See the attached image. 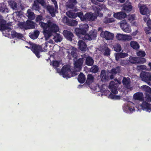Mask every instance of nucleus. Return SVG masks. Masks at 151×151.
I'll list each match as a JSON object with an SVG mask.
<instances>
[{"mask_svg":"<svg viewBox=\"0 0 151 151\" xmlns=\"http://www.w3.org/2000/svg\"><path fill=\"white\" fill-rule=\"evenodd\" d=\"M92 8L96 16L102 17L103 16V14L100 12L101 11L102 9H105L106 6L102 4L98 6H93Z\"/></svg>","mask_w":151,"mask_h":151,"instance_id":"6e6552de","label":"nucleus"},{"mask_svg":"<svg viewBox=\"0 0 151 151\" xmlns=\"http://www.w3.org/2000/svg\"><path fill=\"white\" fill-rule=\"evenodd\" d=\"M104 55L105 56H108L110 54L111 50L108 47H105L104 50Z\"/></svg>","mask_w":151,"mask_h":151,"instance_id":"a18cd8bd","label":"nucleus"},{"mask_svg":"<svg viewBox=\"0 0 151 151\" xmlns=\"http://www.w3.org/2000/svg\"><path fill=\"white\" fill-rule=\"evenodd\" d=\"M11 35L13 38H17L18 39H21L23 37L22 34L17 33L15 31H13L12 32Z\"/></svg>","mask_w":151,"mask_h":151,"instance_id":"cd10ccee","label":"nucleus"},{"mask_svg":"<svg viewBox=\"0 0 151 151\" xmlns=\"http://www.w3.org/2000/svg\"><path fill=\"white\" fill-rule=\"evenodd\" d=\"M135 18V16L134 15H129L128 16V20L129 21H133L134 20Z\"/></svg>","mask_w":151,"mask_h":151,"instance_id":"e2e57ef3","label":"nucleus"},{"mask_svg":"<svg viewBox=\"0 0 151 151\" xmlns=\"http://www.w3.org/2000/svg\"><path fill=\"white\" fill-rule=\"evenodd\" d=\"M89 26L87 24H85L81 25L80 28H76L75 29V31L76 35L80 37L81 35H83L84 36L86 34L87 31L88 30Z\"/></svg>","mask_w":151,"mask_h":151,"instance_id":"7ed1b4c3","label":"nucleus"},{"mask_svg":"<svg viewBox=\"0 0 151 151\" xmlns=\"http://www.w3.org/2000/svg\"><path fill=\"white\" fill-rule=\"evenodd\" d=\"M132 8L131 3L127 1L123 5L122 9L125 12L128 13L131 11Z\"/></svg>","mask_w":151,"mask_h":151,"instance_id":"a211bd4d","label":"nucleus"},{"mask_svg":"<svg viewBox=\"0 0 151 151\" xmlns=\"http://www.w3.org/2000/svg\"><path fill=\"white\" fill-rule=\"evenodd\" d=\"M118 85L114 81H111L109 83L108 87L109 88L110 90L111 93L114 94H117L118 91H117Z\"/></svg>","mask_w":151,"mask_h":151,"instance_id":"4468645a","label":"nucleus"},{"mask_svg":"<svg viewBox=\"0 0 151 151\" xmlns=\"http://www.w3.org/2000/svg\"><path fill=\"white\" fill-rule=\"evenodd\" d=\"M32 45L31 50L38 58L40 57V52L43 51L42 47L41 45H37L35 44H32Z\"/></svg>","mask_w":151,"mask_h":151,"instance_id":"39448f33","label":"nucleus"},{"mask_svg":"<svg viewBox=\"0 0 151 151\" xmlns=\"http://www.w3.org/2000/svg\"><path fill=\"white\" fill-rule=\"evenodd\" d=\"M78 22L75 20L70 19L69 23L67 24L68 25L70 26H75L77 25Z\"/></svg>","mask_w":151,"mask_h":151,"instance_id":"37998d69","label":"nucleus"},{"mask_svg":"<svg viewBox=\"0 0 151 151\" xmlns=\"http://www.w3.org/2000/svg\"><path fill=\"white\" fill-rule=\"evenodd\" d=\"M9 10L7 6L4 4L0 3V12L1 13H8Z\"/></svg>","mask_w":151,"mask_h":151,"instance_id":"a878e982","label":"nucleus"},{"mask_svg":"<svg viewBox=\"0 0 151 151\" xmlns=\"http://www.w3.org/2000/svg\"><path fill=\"white\" fill-rule=\"evenodd\" d=\"M53 2V4L55 5V7L58 8V6L57 5V2L55 0H51Z\"/></svg>","mask_w":151,"mask_h":151,"instance_id":"69168bd1","label":"nucleus"},{"mask_svg":"<svg viewBox=\"0 0 151 151\" xmlns=\"http://www.w3.org/2000/svg\"><path fill=\"white\" fill-rule=\"evenodd\" d=\"M100 35L102 37L104 38L107 40H113L114 35V34L109 31H102Z\"/></svg>","mask_w":151,"mask_h":151,"instance_id":"ddd939ff","label":"nucleus"},{"mask_svg":"<svg viewBox=\"0 0 151 151\" xmlns=\"http://www.w3.org/2000/svg\"><path fill=\"white\" fill-rule=\"evenodd\" d=\"M28 15L27 16L29 19L32 20H34L35 18V14L33 12H28Z\"/></svg>","mask_w":151,"mask_h":151,"instance_id":"49530a36","label":"nucleus"},{"mask_svg":"<svg viewBox=\"0 0 151 151\" xmlns=\"http://www.w3.org/2000/svg\"><path fill=\"white\" fill-rule=\"evenodd\" d=\"M39 34V31L36 30L33 33H29V36L31 39L35 40L38 37Z\"/></svg>","mask_w":151,"mask_h":151,"instance_id":"2f4dec72","label":"nucleus"},{"mask_svg":"<svg viewBox=\"0 0 151 151\" xmlns=\"http://www.w3.org/2000/svg\"><path fill=\"white\" fill-rule=\"evenodd\" d=\"M43 20V17L41 15H38L37 16L35 19V21L37 23H39V24L41 26V22H42L41 21Z\"/></svg>","mask_w":151,"mask_h":151,"instance_id":"de8ad7c7","label":"nucleus"},{"mask_svg":"<svg viewBox=\"0 0 151 151\" xmlns=\"http://www.w3.org/2000/svg\"><path fill=\"white\" fill-rule=\"evenodd\" d=\"M52 64L53 67H55V68H56L59 66V63L58 61H53Z\"/></svg>","mask_w":151,"mask_h":151,"instance_id":"bf43d9fd","label":"nucleus"},{"mask_svg":"<svg viewBox=\"0 0 151 151\" xmlns=\"http://www.w3.org/2000/svg\"><path fill=\"white\" fill-rule=\"evenodd\" d=\"M27 29H34L35 28V23L30 20H27Z\"/></svg>","mask_w":151,"mask_h":151,"instance_id":"72a5a7b5","label":"nucleus"},{"mask_svg":"<svg viewBox=\"0 0 151 151\" xmlns=\"http://www.w3.org/2000/svg\"><path fill=\"white\" fill-rule=\"evenodd\" d=\"M149 11L148 8L145 5H142V15H146V16L148 15Z\"/></svg>","mask_w":151,"mask_h":151,"instance_id":"58836bf2","label":"nucleus"},{"mask_svg":"<svg viewBox=\"0 0 151 151\" xmlns=\"http://www.w3.org/2000/svg\"><path fill=\"white\" fill-rule=\"evenodd\" d=\"M130 45L131 47L134 49L137 50L139 47V44L136 41H131Z\"/></svg>","mask_w":151,"mask_h":151,"instance_id":"f704fd0d","label":"nucleus"},{"mask_svg":"<svg viewBox=\"0 0 151 151\" xmlns=\"http://www.w3.org/2000/svg\"><path fill=\"white\" fill-rule=\"evenodd\" d=\"M129 60L130 62L132 64H141L142 63V57L130 56L129 57Z\"/></svg>","mask_w":151,"mask_h":151,"instance_id":"f3484780","label":"nucleus"},{"mask_svg":"<svg viewBox=\"0 0 151 151\" xmlns=\"http://www.w3.org/2000/svg\"><path fill=\"white\" fill-rule=\"evenodd\" d=\"M10 5L11 7L13 9L16 10L17 9V4L16 2L13 1L11 3Z\"/></svg>","mask_w":151,"mask_h":151,"instance_id":"4d7b16f0","label":"nucleus"},{"mask_svg":"<svg viewBox=\"0 0 151 151\" xmlns=\"http://www.w3.org/2000/svg\"><path fill=\"white\" fill-rule=\"evenodd\" d=\"M114 50L116 52H120L122 48L121 45L119 43H115L113 46Z\"/></svg>","mask_w":151,"mask_h":151,"instance_id":"4c0bfd02","label":"nucleus"},{"mask_svg":"<svg viewBox=\"0 0 151 151\" xmlns=\"http://www.w3.org/2000/svg\"><path fill=\"white\" fill-rule=\"evenodd\" d=\"M120 26L122 30L126 32L130 33L131 31L130 26L125 20L121 21Z\"/></svg>","mask_w":151,"mask_h":151,"instance_id":"1a4fd4ad","label":"nucleus"},{"mask_svg":"<svg viewBox=\"0 0 151 151\" xmlns=\"http://www.w3.org/2000/svg\"><path fill=\"white\" fill-rule=\"evenodd\" d=\"M80 13H81V12L75 13L72 11L70 10L66 12V15L68 17L71 18H75L78 17L80 18L79 14Z\"/></svg>","mask_w":151,"mask_h":151,"instance_id":"4be33fe9","label":"nucleus"},{"mask_svg":"<svg viewBox=\"0 0 151 151\" xmlns=\"http://www.w3.org/2000/svg\"><path fill=\"white\" fill-rule=\"evenodd\" d=\"M79 16L80 17L81 21L85 22L93 21L97 18L96 16L94 15L91 12H87L83 15V12H81V13L79 14Z\"/></svg>","mask_w":151,"mask_h":151,"instance_id":"f03ea898","label":"nucleus"},{"mask_svg":"<svg viewBox=\"0 0 151 151\" xmlns=\"http://www.w3.org/2000/svg\"><path fill=\"white\" fill-rule=\"evenodd\" d=\"M145 98L146 101L149 102H151V95L150 94H146Z\"/></svg>","mask_w":151,"mask_h":151,"instance_id":"052dcab7","label":"nucleus"},{"mask_svg":"<svg viewBox=\"0 0 151 151\" xmlns=\"http://www.w3.org/2000/svg\"><path fill=\"white\" fill-rule=\"evenodd\" d=\"M78 80L80 83H83L86 81L85 75L82 73H80L78 76Z\"/></svg>","mask_w":151,"mask_h":151,"instance_id":"bb28decb","label":"nucleus"},{"mask_svg":"<svg viewBox=\"0 0 151 151\" xmlns=\"http://www.w3.org/2000/svg\"><path fill=\"white\" fill-rule=\"evenodd\" d=\"M19 26L21 28L27 29V21L26 22H23L20 23Z\"/></svg>","mask_w":151,"mask_h":151,"instance_id":"8fccbe9b","label":"nucleus"},{"mask_svg":"<svg viewBox=\"0 0 151 151\" xmlns=\"http://www.w3.org/2000/svg\"><path fill=\"white\" fill-rule=\"evenodd\" d=\"M114 21V19L113 18H106L104 20V22L105 23H109L112 22Z\"/></svg>","mask_w":151,"mask_h":151,"instance_id":"6e6d98bb","label":"nucleus"},{"mask_svg":"<svg viewBox=\"0 0 151 151\" xmlns=\"http://www.w3.org/2000/svg\"><path fill=\"white\" fill-rule=\"evenodd\" d=\"M99 68L98 66L96 65H93L90 69L89 71L90 72L94 73H96L98 72Z\"/></svg>","mask_w":151,"mask_h":151,"instance_id":"ea45409f","label":"nucleus"},{"mask_svg":"<svg viewBox=\"0 0 151 151\" xmlns=\"http://www.w3.org/2000/svg\"><path fill=\"white\" fill-rule=\"evenodd\" d=\"M127 16L125 13L122 12L115 13L114 17L116 18L119 19H122L124 18Z\"/></svg>","mask_w":151,"mask_h":151,"instance_id":"412c9836","label":"nucleus"},{"mask_svg":"<svg viewBox=\"0 0 151 151\" xmlns=\"http://www.w3.org/2000/svg\"><path fill=\"white\" fill-rule=\"evenodd\" d=\"M63 34L65 38L67 40L70 41H72L74 35L72 32L67 30H65L63 31Z\"/></svg>","mask_w":151,"mask_h":151,"instance_id":"dca6fc26","label":"nucleus"},{"mask_svg":"<svg viewBox=\"0 0 151 151\" xmlns=\"http://www.w3.org/2000/svg\"><path fill=\"white\" fill-rule=\"evenodd\" d=\"M76 51V49H73V50L71 51L70 53V55L72 56V57L75 58L76 59H77V57Z\"/></svg>","mask_w":151,"mask_h":151,"instance_id":"09e8293b","label":"nucleus"},{"mask_svg":"<svg viewBox=\"0 0 151 151\" xmlns=\"http://www.w3.org/2000/svg\"><path fill=\"white\" fill-rule=\"evenodd\" d=\"M94 79V78L92 75L88 74L87 76V79L86 83L88 85H89L93 82Z\"/></svg>","mask_w":151,"mask_h":151,"instance_id":"473e14b6","label":"nucleus"},{"mask_svg":"<svg viewBox=\"0 0 151 151\" xmlns=\"http://www.w3.org/2000/svg\"><path fill=\"white\" fill-rule=\"evenodd\" d=\"M32 8L33 10H35L38 12L40 11V9L39 3L36 1H34Z\"/></svg>","mask_w":151,"mask_h":151,"instance_id":"e433bc0d","label":"nucleus"},{"mask_svg":"<svg viewBox=\"0 0 151 151\" xmlns=\"http://www.w3.org/2000/svg\"><path fill=\"white\" fill-rule=\"evenodd\" d=\"M53 39L54 40L55 42H61L63 39V37L60 34L55 33L54 35Z\"/></svg>","mask_w":151,"mask_h":151,"instance_id":"7c9ffc66","label":"nucleus"},{"mask_svg":"<svg viewBox=\"0 0 151 151\" xmlns=\"http://www.w3.org/2000/svg\"><path fill=\"white\" fill-rule=\"evenodd\" d=\"M115 96V95L111 93L109 95V98L111 99H114Z\"/></svg>","mask_w":151,"mask_h":151,"instance_id":"0e129e2a","label":"nucleus"},{"mask_svg":"<svg viewBox=\"0 0 151 151\" xmlns=\"http://www.w3.org/2000/svg\"><path fill=\"white\" fill-rule=\"evenodd\" d=\"M144 31L147 34H150L151 33V27H147L145 28Z\"/></svg>","mask_w":151,"mask_h":151,"instance_id":"864d4df0","label":"nucleus"},{"mask_svg":"<svg viewBox=\"0 0 151 151\" xmlns=\"http://www.w3.org/2000/svg\"><path fill=\"white\" fill-rule=\"evenodd\" d=\"M121 71L120 67L117 66L115 68H112L111 70V73L115 75L117 73H119Z\"/></svg>","mask_w":151,"mask_h":151,"instance_id":"a19ab883","label":"nucleus"},{"mask_svg":"<svg viewBox=\"0 0 151 151\" xmlns=\"http://www.w3.org/2000/svg\"><path fill=\"white\" fill-rule=\"evenodd\" d=\"M77 3L76 0H68L67 3V6L68 8L73 9Z\"/></svg>","mask_w":151,"mask_h":151,"instance_id":"393cba45","label":"nucleus"},{"mask_svg":"<svg viewBox=\"0 0 151 151\" xmlns=\"http://www.w3.org/2000/svg\"><path fill=\"white\" fill-rule=\"evenodd\" d=\"M83 60L82 57L74 60V68L77 71H80L82 68Z\"/></svg>","mask_w":151,"mask_h":151,"instance_id":"9d476101","label":"nucleus"},{"mask_svg":"<svg viewBox=\"0 0 151 151\" xmlns=\"http://www.w3.org/2000/svg\"><path fill=\"white\" fill-rule=\"evenodd\" d=\"M79 49L82 51L86 50L87 46L86 44L82 40H79L78 42Z\"/></svg>","mask_w":151,"mask_h":151,"instance_id":"aec40b11","label":"nucleus"},{"mask_svg":"<svg viewBox=\"0 0 151 151\" xmlns=\"http://www.w3.org/2000/svg\"><path fill=\"white\" fill-rule=\"evenodd\" d=\"M120 64L122 66H125L126 65L129 64V62L127 60H121Z\"/></svg>","mask_w":151,"mask_h":151,"instance_id":"603ef678","label":"nucleus"},{"mask_svg":"<svg viewBox=\"0 0 151 151\" xmlns=\"http://www.w3.org/2000/svg\"><path fill=\"white\" fill-rule=\"evenodd\" d=\"M70 20L66 17H65L63 19V21L64 23L66 24L67 25V24L69 23Z\"/></svg>","mask_w":151,"mask_h":151,"instance_id":"680f3d73","label":"nucleus"},{"mask_svg":"<svg viewBox=\"0 0 151 151\" xmlns=\"http://www.w3.org/2000/svg\"><path fill=\"white\" fill-rule=\"evenodd\" d=\"M125 108L128 109L130 111H135V109L133 107H132V106L128 105H127L124 108V110Z\"/></svg>","mask_w":151,"mask_h":151,"instance_id":"5fc2aeb1","label":"nucleus"},{"mask_svg":"<svg viewBox=\"0 0 151 151\" xmlns=\"http://www.w3.org/2000/svg\"><path fill=\"white\" fill-rule=\"evenodd\" d=\"M138 6L139 9V12L140 13L142 14V4L139 3L138 5Z\"/></svg>","mask_w":151,"mask_h":151,"instance_id":"338daca9","label":"nucleus"},{"mask_svg":"<svg viewBox=\"0 0 151 151\" xmlns=\"http://www.w3.org/2000/svg\"><path fill=\"white\" fill-rule=\"evenodd\" d=\"M142 89L145 92L149 93H151V88L146 85H143L142 86Z\"/></svg>","mask_w":151,"mask_h":151,"instance_id":"c03bdc74","label":"nucleus"},{"mask_svg":"<svg viewBox=\"0 0 151 151\" xmlns=\"http://www.w3.org/2000/svg\"><path fill=\"white\" fill-rule=\"evenodd\" d=\"M151 75L150 73L142 71V81L151 86Z\"/></svg>","mask_w":151,"mask_h":151,"instance_id":"f8f14e48","label":"nucleus"},{"mask_svg":"<svg viewBox=\"0 0 151 151\" xmlns=\"http://www.w3.org/2000/svg\"><path fill=\"white\" fill-rule=\"evenodd\" d=\"M144 20L145 22H147V27H151V20L149 18V16H146L144 17Z\"/></svg>","mask_w":151,"mask_h":151,"instance_id":"79ce46f5","label":"nucleus"},{"mask_svg":"<svg viewBox=\"0 0 151 151\" xmlns=\"http://www.w3.org/2000/svg\"><path fill=\"white\" fill-rule=\"evenodd\" d=\"M122 82L123 85L128 89L130 90H132L133 87L130 86L131 81L130 78L129 77H124Z\"/></svg>","mask_w":151,"mask_h":151,"instance_id":"2eb2a0df","label":"nucleus"},{"mask_svg":"<svg viewBox=\"0 0 151 151\" xmlns=\"http://www.w3.org/2000/svg\"><path fill=\"white\" fill-rule=\"evenodd\" d=\"M137 56L140 57H142V50H139L138 52H137Z\"/></svg>","mask_w":151,"mask_h":151,"instance_id":"774afa93","label":"nucleus"},{"mask_svg":"<svg viewBox=\"0 0 151 151\" xmlns=\"http://www.w3.org/2000/svg\"><path fill=\"white\" fill-rule=\"evenodd\" d=\"M127 54L126 53H117L115 54V59L116 61H118L119 58H123L126 57Z\"/></svg>","mask_w":151,"mask_h":151,"instance_id":"c85d7f7f","label":"nucleus"},{"mask_svg":"<svg viewBox=\"0 0 151 151\" xmlns=\"http://www.w3.org/2000/svg\"><path fill=\"white\" fill-rule=\"evenodd\" d=\"M83 60L85 59V63L87 66H92L94 63V60L93 58L91 56L84 54L81 55Z\"/></svg>","mask_w":151,"mask_h":151,"instance_id":"9b49d317","label":"nucleus"},{"mask_svg":"<svg viewBox=\"0 0 151 151\" xmlns=\"http://www.w3.org/2000/svg\"><path fill=\"white\" fill-rule=\"evenodd\" d=\"M6 21L4 20L3 17L0 14V30L3 31L7 30L8 32L12 29L11 23H6Z\"/></svg>","mask_w":151,"mask_h":151,"instance_id":"20e7f679","label":"nucleus"},{"mask_svg":"<svg viewBox=\"0 0 151 151\" xmlns=\"http://www.w3.org/2000/svg\"><path fill=\"white\" fill-rule=\"evenodd\" d=\"M116 38L119 40H126L127 39V36L125 35L118 34L116 36Z\"/></svg>","mask_w":151,"mask_h":151,"instance_id":"c756f323","label":"nucleus"},{"mask_svg":"<svg viewBox=\"0 0 151 151\" xmlns=\"http://www.w3.org/2000/svg\"><path fill=\"white\" fill-rule=\"evenodd\" d=\"M142 110L150 112L151 111V104L146 101L143 102L142 103Z\"/></svg>","mask_w":151,"mask_h":151,"instance_id":"b1692460","label":"nucleus"},{"mask_svg":"<svg viewBox=\"0 0 151 151\" xmlns=\"http://www.w3.org/2000/svg\"><path fill=\"white\" fill-rule=\"evenodd\" d=\"M71 73L70 66L64 65L62 68L60 73L64 78H70L71 76L69 73Z\"/></svg>","mask_w":151,"mask_h":151,"instance_id":"0eeeda50","label":"nucleus"},{"mask_svg":"<svg viewBox=\"0 0 151 151\" xmlns=\"http://www.w3.org/2000/svg\"><path fill=\"white\" fill-rule=\"evenodd\" d=\"M96 30L93 29L90 31L88 34H86L84 37L81 38L84 40H91L92 39H95L97 35Z\"/></svg>","mask_w":151,"mask_h":151,"instance_id":"423d86ee","label":"nucleus"},{"mask_svg":"<svg viewBox=\"0 0 151 151\" xmlns=\"http://www.w3.org/2000/svg\"><path fill=\"white\" fill-rule=\"evenodd\" d=\"M101 92L103 93V95H106V93H107L109 91L108 90H106L103 88L102 86H101L100 88Z\"/></svg>","mask_w":151,"mask_h":151,"instance_id":"13d9d810","label":"nucleus"},{"mask_svg":"<svg viewBox=\"0 0 151 151\" xmlns=\"http://www.w3.org/2000/svg\"><path fill=\"white\" fill-rule=\"evenodd\" d=\"M37 2L39 3L43 6L45 7L46 6L45 0H36Z\"/></svg>","mask_w":151,"mask_h":151,"instance_id":"3c124183","label":"nucleus"},{"mask_svg":"<svg viewBox=\"0 0 151 151\" xmlns=\"http://www.w3.org/2000/svg\"><path fill=\"white\" fill-rule=\"evenodd\" d=\"M41 27L43 29V33L45 40H47L53 35L59 31L58 26L49 20L46 23L41 22Z\"/></svg>","mask_w":151,"mask_h":151,"instance_id":"f257e3e1","label":"nucleus"},{"mask_svg":"<svg viewBox=\"0 0 151 151\" xmlns=\"http://www.w3.org/2000/svg\"><path fill=\"white\" fill-rule=\"evenodd\" d=\"M100 77L101 81L103 82L107 81L109 79V76L106 75V70L104 69L101 70Z\"/></svg>","mask_w":151,"mask_h":151,"instance_id":"5701e85b","label":"nucleus"},{"mask_svg":"<svg viewBox=\"0 0 151 151\" xmlns=\"http://www.w3.org/2000/svg\"><path fill=\"white\" fill-rule=\"evenodd\" d=\"M133 97L135 100L142 101V92H137L134 93Z\"/></svg>","mask_w":151,"mask_h":151,"instance_id":"c9c22d12","label":"nucleus"},{"mask_svg":"<svg viewBox=\"0 0 151 151\" xmlns=\"http://www.w3.org/2000/svg\"><path fill=\"white\" fill-rule=\"evenodd\" d=\"M46 8L52 17L55 16L57 10L53 6L48 5L46 6Z\"/></svg>","mask_w":151,"mask_h":151,"instance_id":"6ab92c4d","label":"nucleus"}]
</instances>
